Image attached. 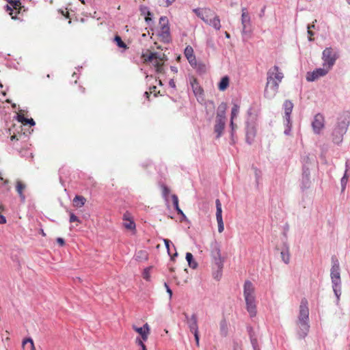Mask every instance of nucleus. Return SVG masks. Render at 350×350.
Instances as JSON below:
<instances>
[{"label":"nucleus","instance_id":"1","mask_svg":"<svg viewBox=\"0 0 350 350\" xmlns=\"http://www.w3.org/2000/svg\"><path fill=\"white\" fill-rule=\"evenodd\" d=\"M284 78V75L279 70L278 66L271 68L267 73V83L264 91L265 98L271 99L278 92L279 84Z\"/></svg>","mask_w":350,"mask_h":350},{"label":"nucleus","instance_id":"2","mask_svg":"<svg viewBox=\"0 0 350 350\" xmlns=\"http://www.w3.org/2000/svg\"><path fill=\"white\" fill-rule=\"evenodd\" d=\"M349 124L350 113L349 112H344L337 118L330 131V139L334 144L340 145L342 142L343 137Z\"/></svg>","mask_w":350,"mask_h":350},{"label":"nucleus","instance_id":"3","mask_svg":"<svg viewBox=\"0 0 350 350\" xmlns=\"http://www.w3.org/2000/svg\"><path fill=\"white\" fill-rule=\"evenodd\" d=\"M296 325L298 327L297 335L299 338L300 339L305 338L310 330L309 309L308 307V301L305 298L302 299L301 301Z\"/></svg>","mask_w":350,"mask_h":350},{"label":"nucleus","instance_id":"4","mask_svg":"<svg viewBox=\"0 0 350 350\" xmlns=\"http://www.w3.org/2000/svg\"><path fill=\"white\" fill-rule=\"evenodd\" d=\"M210 252L213 263V276L215 280H219L222 275L226 257L221 256L220 244L216 240L211 243Z\"/></svg>","mask_w":350,"mask_h":350},{"label":"nucleus","instance_id":"5","mask_svg":"<svg viewBox=\"0 0 350 350\" xmlns=\"http://www.w3.org/2000/svg\"><path fill=\"white\" fill-rule=\"evenodd\" d=\"M330 278L332 280L333 291L338 302L341 295V278L339 261L336 256L332 257V267L330 270Z\"/></svg>","mask_w":350,"mask_h":350},{"label":"nucleus","instance_id":"6","mask_svg":"<svg viewBox=\"0 0 350 350\" xmlns=\"http://www.w3.org/2000/svg\"><path fill=\"white\" fill-rule=\"evenodd\" d=\"M243 295L246 304V309L251 317L256 315V297L254 295V287L252 282L246 280L243 286Z\"/></svg>","mask_w":350,"mask_h":350},{"label":"nucleus","instance_id":"7","mask_svg":"<svg viewBox=\"0 0 350 350\" xmlns=\"http://www.w3.org/2000/svg\"><path fill=\"white\" fill-rule=\"evenodd\" d=\"M339 55L336 49L332 47H326L322 53V59L323 60V66L332 68L334 65Z\"/></svg>","mask_w":350,"mask_h":350},{"label":"nucleus","instance_id":"8","mask_svg":"<svg viewBox=\"0 0 350 350\" xmlns=\"http://www.w3.org/2000/svg\"><path fill=\"white\" fill-rule=\"evenodd\" d=\"M159 25L161 27V33H159L162 40L165 42H170V32L169 27V21L166 16H161L159 18Z\"/></svg>","mask_w":350,"mask_h":350},{"label":"nucleus","instance_id":"9","mask_svg":"<svg viewBox=\"0 0 350 350\" xmlns=\"http://www.w3.org/2000/svg\"><path fill=\"white\" fill-rule=\"evenodd\" d=\"M245 130V141L248 144H252L256 134L255 122L247 120Z\"/></svg>","mask_w":350,"mask_h":350},{"label":"nucleus","instance_id":"10","mask_svg":"<svg viewBox=\"0 0 350 350\" xmlns=\"http://www.w3.org/2000/svg\"><path fill=\"white\" fill-rule=\"evenodd\" d=\"M329 70L330 68H328V67H324L323 68H317L312 72H308L306 75V80L308 81H314L319 77L326 75Z\"/></svg>","mask_w":350,"mask_h":350},{"label":"nucleus","instance_id":"11","mask_svg":"<svg viewBox=\"0 0 350 350\" xmlns=\"http://www.w3.org/2000/svg\"><path fill=\"white\" fill-rule=\"evenodd\" d=\"M241 14V24L243 26L242 33L245 34L251 32V20L250 16L245 8H243Z\"/></svg>","mask_w":350,"mask_h":350},{"label":"nucleus","instance_id":"12","mask_svg":"<svg viewBox=\"0 0 350 350\" xmlns=\"http://www.w3.org/2000/svg\"><path fill=\"white\" fill-rule=\"evenodd\" d=\"M183 315L185 316V321L190 332L192 333L198 332L197 314L193 313L191 317H189L186 312H184Z\"/></svg>","mask_w":350,"mask_h":350},{"label":"nucleus","instance_id":"13","mask_svg":"<svg viewBox=\"0 0 350 350\" xmlns=\"http://www.w3.org/2000/svg\"><path fill=\"white\" fill-rule=\"evenodd\" d=\"M310 170L309 167L306 166V164L303 165L302 167V174L301 179V188L304 190L308 189L310 186Z\"/></svg>","mask_w":350,"mask_h":350},{"label":"nucleus","instance_id":"14","mask_svg":"<svg viewBox=\"0 0 350 350\" xmlns=\"http://www.w3.org/2000/svg\"><path fill=\"white\" fill-rule=\"evenodd\" d=\"M312 126L316 134L321 133V129L324 127V118L321 114L318 113L314 116Z\"/></svg>","mask_w":350,"mask_h":350},{"label":"nucleus","instance_id":"15","mask_svg":"<svg viewBox=\"0 0 350 350\" xmlns=\"http://www.w3.org/2000/svg\"><path fill=\"white\" fill-rule=\"evenodd\" d=\"M133 328L136 332L139 334L144 341H146L148 340V334L150 333V327L148 323H145L142 327H137L134 325Z\"/></svg>","mask_w":350,"mask_h":350},{"label":"nucleus","instance_id":"16","mask_svg":"<svg viewBox=\"0 0 350 350\" xmlns=\"http://www.w3.org/2000/svg\"><path fill=\"white\" fill-rule=\"evenodd\" d=\"M226 126V121L215 119L214 125V133L216 134V138H219L222 134Z\"/></svg>","mask_w":350,"mask_h":350},{"label":"nucleus","instance_id":"17","mask_svg":"<svg viewBox=\"0 0 350 350\" xmlns=\"http://www.w3.org/2000/svg\"><path fill=\"white\" fill-rule=\"evenodd\" d=\"M190 84L192 88V90L196 96H202L203 95L204 90L202 87L200 85L198 80L195 77H191L190 79Z\"/></svg>","mask_w":350,"mask_h":350},{"label":"nucleus","instance_id":"18","mask_svg":"<svg viewBox=\"0 0 350 350\" xmlns=\"http://www.w3.org/2000/svg\"><path fill=\"white\" fill-rule=\"evenodd\" d=\"M247 332L250 338V342L253 348V350H260L257 337L255 334V332L252 327H247Z\"/></svg>","mask_w":350,"mask_h":350},{"label":"nucleus","instance_id":"19","mask_svg":"<svg viewBox=\"0 0 350 350\" xmlns=\"http://www.w3.org/2000/svg\"><path fill=\"white\" fill-rule=\"evenodd\" d=\"M185 55L189 64L193 66L196 65V57L193 55V49L191 46H187L185 49Z\"/></svg>","mask_w":350,"mask_h":350},{"label":"nucleus","instance_id":"20","mask_svg":"<svg viewBox=\"0 0 350 350\" xmlns=\"http://www.w3.org/2000/svg\"><path fill=\"white\" fill-rule=\"evenodd\" d=\"M226 109H227V104L224 102L221 103L217 107V116H216L215 119L226 121Z\"/></svg>","mask_w":350,"mask_h":350},{"label":"nucleus","instance_id":"21","mask_svg":"<svg viewBox=\"0 0 350 350\" xmlns=\"http://www.w3.org/2000/svg\"><path fill=\"white\" fill-rule=\"evenodd\" d=\"M25 188H26V185L22 181H21L19 180H18L16 181V189L17 193L19 195L21 201L22 202H25V196L23 194V191Z\"/></svg>","mask_w":350,"mask_h":350},{"label":"nucleus","instance_id":"22","mask_svg":"<svg viewBox=\"0 0 350 350\" xmlns=\"http://www.w3.org/2000/svg\"><path fill=\"white\" fill-rule=\"evenodd\" d=\"M123 219L125 221L124 226L128 230H134L135 228V222L130 219L129 213L126 212L123 215Z\"/></svg>","mask_w":350,"mask_h":350},{"label":"nucleus","instance_id":"23","mask_svg":"<svg viewBox=\"0 0 350 350\" xmlns=\"http://www.w3.org/2000/svg\"><path fill=\"white\" fill-rule=\"evenodd\" d=\"M206 24L212 26L215 29L219 30L221 29V23L219 16L215 14V16L209 20Z\"/></svg>","mask_w":350,"mask_h":350},{"label":"nucleus","instance_id":"24","mask_svg":"<svg viewBox=\"0 0 350 350\" xmlns=\"http://www.w3.org/2000/svg\"><path fill=\"white\" fill-rule=\"evenodd\" d=\"M283 108H284V116H286V117L291 116V114L292 113L293 108V103L289 100H286L284 102Z\"/></svg>","mask_w":350,"mask_h":350},{"label":"nucleus","instance_id":"25","mask_svg":"<svg viewBox=\"0 0 350 350\" xmlns=\"http://www.w3.org/2000/svg\"><path fill=\"white\" fill-rule=\"evenodd\" d=\"M280 254L282 261L285 264H288L290 261V254L289 247L286 244L284 245V248L281 251Z\"/></svg>","mask_w":350,"mask_h":350},{"label":"nucleus","instance_id":"26","mask_svg":"<svg viewBox=\"0 0 350 350\" xmlns=\"http://www.w3.org/2000/svg\"><path fill=\"white\" fill-rule=\"evenodd\" d=\"M230 79L228 76H224L221 78L218 84V89L220 91H224L229 86Z\"/></svg>","mask_w":350,"mask_h":350},{"label":"nucleus","instance_id":"27","mask_svg":"<svg viewBox=\"0 0 350 350\" xmlns=\"http://www.w3.org/2000/svg\"><path fill=\"white\" fill-rule=\"evenodd\" d=\"M215 12L210 8H204V16L202 21L206 23L215 16Z\"/></svg>","mask_w":350,"mask_h":350},{"label":"nucleus","instance_id":"28","mask_svg":"<svg viewBox=\"0 0 350 350\" xmlns=\"http://www.w3.org/2000/svg\"><path fill=\"white\" fill-rule=\"evenodd\" d=\"M284 124L286 126L284 133L286 135H290V133L291 131V127H292V122L291 120V116H288V117L284 116Z\"/></svg>","mask_w":350,"mask_h":350},{"label":"nucleus","instance_id":"29","mask_svg":"<svg viewBox=\"0 0 350 350\" xmlns=\"http://www.w3.org/2000/svg\"><path fill=\"white\" fill-rule=\"evenodd\" d=\"M220 334L226 337L228 334V323L225 319H223L219 323Z\"/></svg>","mask_w":350,"mask_h":350},{"label":"nucleus","instance_id":"30","mask_svg":"<svg viewBox=\"0 0 350 350\" xmlns=\"http://www.w3.org/2000/svg\"><path fill=\"white\" fill-rule=\"evenodd\" d=\"M186 260L188 262L189 267L196 269L198 267L197 262L193 259V254L190 252L186 253Z\"/></svg>","mask_w":350,"mask_h":350},{"label":"nucleus","instance_id":"31","mask_svg":"<svg viewBox=\"0 0 350 350\" xmlns=\"http://www.w3.org/2000/svg\"><path fill=\"white\" fill-rule=\"evenodd\" d=\"M215 205H216V219H217V221L223 220V219H222L221 204L220 200L219 199H217L215 200Z\"/></svg>","mask_w":350,"mask_h":350},{"label":"nucleus","instance_id":"32","mask_svg":"<svg viewBox=\"0 0 350 350\" xmlns=\"http://www.w3.org/2000/svg\"><path fill=\"white\" fill-rule=\"evenodd\" d=\"M86 200L82 196H76L73 199L74 205L76 207H81L84 205Z\"/></svg>","mask_w":350,"mask_h":350},{"label":"nucleus","instance_id":"33","mask_svg":"<svg viewBox=\"0 0 350 350\" xmlns=\"http://www.w3.org/2000/svg\"><path fill=\"white\" fill-rule=\"evenodd\" d=\"M140 10H141L142 14H147V16H146L145 20H146V22L148 24H149L150 22L152 21V18L150 17V16H152L151 12L148 10V8L147 7H142L140 8Z\"/></svg>","mask_w":350,"mask_h":350},{"label":"nucleus","instance_id":"34","mask_svg":"<svg viewBox=\"0 0 350 350\" xmlns=\"http://www.w3.org/2000/svg\"><path fill=\"white\" fill-rule=\"evenodd\" d=\"M239 105L237 104H234L231 110L230 119H234L237 118L239 113Z\"/></svg>","mask_w":350,"mask_h":350},{"label":"nucleus","instance_id":"35","mask_svg":"<svg viewBox=\"0 0 350 350\" xmlns=\"http://www.w3.org/2000/svg\"><path fill=\"white\" fill-rule=\"evenodd\" d=\"M114 41L116 42V44L120 48L126 49V44L122 40V38L119 36H116L114 38Z\"/></svg>","mask_w":350,"mask_h":350},{"label":"nucleus","instance_id":"36","mask_svg":"<svg viewBox=\"0 0 350 350\" xmlns=\"http://www.w3.org/2000/svg\"><path fill=\"white\" fill-rule=\"evenodd\" d=\"M348 179L349 178H347V174H344L343 176L341 178L340 184H341V191H342V192H343L345 190V189H346V186H347V182H348Z\"/></svg>","mask_w":350,"mask_h":350},{"label":"nucleus","instance_id":"37","mask_svg":"<svg viewBox=\"0 0 350 350\" xmlns=\"http://www.w3.org/2000/svg\"><path fill=\"white\" fill-rule=\"evenodd\" d=\"M156 55H157V52H154V53H150V55L148 56H146V55L144 54L142 55V57H144V61L146 62H150L153 59H154V57H157Z\"/></svg>","mask_w":350,"mask_h":350},{"label":"nucleus","instance_id":"38","mask_svg":"<svg viewBox=\"0 0 350 350\" xmlns=\"http://www.w3.org/2000/svg\"><path fill=\"white\" fill-rule=\"evenodd\" d=\"M154 66L156 68V71L159 73L163 72V64H161L159 61H155L154 63Z\"/></svg>","mask_w":350,"mask_h":350},{"label":"nucleus","instance_id":"39","mask_svg":"<svg viewBox=\"0 0 350 350\" xmlns=\"http://www.w3.org/2000/svg\"><path fill=\"white\" fill-rule=\"evenodd\" d=\"M10 3L13 9L18 10L21 7V2L20 0H14L10 1Z\"/></svg>","mask_w":350,"mask_h":350},{"label":"nucleus","instance_id":"40","mask_svg":"<svg viewBox=\"0 0 350 350\" xmlns=\"http://www.w3.org/2000/svg\"><path fill=\"white\" fill-rule=\"evenodd\" d=\"M194 13L202 20L204 16V8H196L193 10Z\"/></svg>","mask_w":350,"mask_h":350},{"label":"nucleus","instance_id":"41","mask_svg":"<svg viewBox=\"0 0 350 350\" xmlns=\"http://www.w3.org/2000/svg\"><path fill=\"white\" fill-rule=\"evenodd\" d=\"M20 122L25 124H29L31 126L35 125V122L32 118L29 119L26 118H23V120H20Z\"/></svg>","mask_w":350,"mask_h":350},{"label":"nucleus","instance_id":"42","mask_svg":"<svg viewBox=\"0 0 350 350\" xmlns=\"http://www.w3.org/2000/svg\"><path fill=\"white\" fill-rule=\"evenodd\" d=\"M27 342L30 343L31 350H36L33 340L31 338H28L23 340V346H24Z\"/></svg>","mask_w":350,"mask_h":350},{"label":"nucleus","instance_id":"43","mask_svg":"<svg viewBox=\"0 0 350 350\" xmlns=\"http://www.w3.org/2000/svg\"><path fill=\"white\" fill-rule=\"evenodd\" d=\"M230 127H231V138L232 141H234V130L237 128V125L234 123V119H230Z\"/></svg>","mask_w":350,"mask_h":350},{"label":"nucleus","instance_id":"44","mask_svg":"<svg viewBox=\"0 0 350 350\" xmlns=\"http://www.w3.org/2000/svg\"><path fill=\"white\" fill-rule=\"evenodd\" d=\"M156 57H154V59H156L157 61V60H159V61H161V62H165L167 59L166 55L165 54H160L159 53H157V55H156Z\"/></svg>","mask_w":350,"mask_h":350},{"label":"nucleus","instance_id":"45","mask_svg":"<svg viewBox=\"0 0 350 350\" xmlns=\"http://www.w3.org/2000/svg\"><path fill=\"white\" fill-rule=\"evenodd\" d=\"M69 221L70 223H72V222H79L80 223L81 221L79 220V219L73 213H70V219H69Z\"/></svg>","mask_w":350,"mask_h":350},{"label":"nucleus","instance_id":"46","mask_svg":"<svg viewBox=\"0 0 350 350\" xmlns=\"http://www.w3.org/2000/svg\"><path fill=\"white\" fill-rule=\"evenodd\" d=\"M150 267H148L146 269H144V272H143V278L146 280H150Z\"/></svg>","mask_w":350,"mask_h":350},{"label":"nucleus","instance_id":"47","mask_svg":"<svg viewBox=\"0 0 350 350\" xmlns=\"http://www.w3.org/2000/svg\"><path fill=\"white\" fill-rule=\"evenodd\" d=\"M349 161L347 160L345 163V171L344 174H347V178H349L350 175V166H349Z\"/></svg>","mask_w":350,"mask_h":350},{"label":"nucleus","instance_id":"48","mask_svg":"<svg viewBox=\"0 0 350 350\" xmlns=\"http://www.w3.org/2000/svg\"><path fill=\"white\" fill-rule=\"evenodd\" d=\"M217 221V224H218V232L219 233H221L224 230V225L223 220Z\"/></svg>","mask_w":350,"mask_h":350},{"label":"nucleus","instance_id":"49","mask_svg":"<svg viewBox=\"0 0 350 350\" xmlns=\"http://www.w3.org/2000/svg\"><path fill=\"white\" fill-rule=\"evenodd\" d=\"M163 241H164V243H165V247L167 250V253L169 254V255H170V244H172L173 246L174 245L172 244V243L171 242V241L168 240V239H163Z\"/></svg>","mask_w":350,"mask_h":350},{"label":"nucleus","instance_id":"50","mask_svg":"<svg viewBox=\"0 0 350 350\" xmlns=\"http://www.w3.org/2000/svg\"><path fill=\"white\" fill-rule=\"evenodd\" d=\"M172 202H173V204L174 206V208L176 206H178V196L175 194H173L172 196Z\"/></svg>","mask_w":350,"mask_h":350},{"label":"nucleus","instance_id":"51","mask_svg":"<svg viewBox=\"0 0 350 350\" xmlns=\"http://www.w3.org/2000/svg\"><path fill=\"white\" fill-rule=\"evenodd\" d=\"M170 192V191L169 188L167 186L163 185V195L165 198H167Z\"/></svg>","mask_w":350,"mask_h":350},{"label":"nucleus","instance_id":"52","mask_svg":"<svg viewBox=\"0 0 350 350\" xmlns=\"http://www.w3.org/2000/svg\"><path fill=\"white\" fill-rule=\"evenodd\" d=\"M135 342H136V344H137L139 346H140V347H141V348H142L144 346H146V345H144V340H143L142 338H139V337H137V338H136V340H135Z\"/></svg>","mask_w":350,"mask_h":350},{"label":"nucleus","instance_id":"53","mask_svg":"<svg viewBox=\"0 0 350 350\" xmlns=\"http://www.w3.org/2000/svg\"><path fill=\"white\" fill-rule=\"evenodd\" d=\"M193 335H194V338H195V340H196V345H197L198 347H199V345H200V342H199V340H200L199 333H198V332H195V333H193Z\"/></svg>","mask_w":350,"mask_h":350},{"label":"nucleus","instance_id":"54","mask_svg":"<svg viewBox=\"0 0 350 350\" xmlns=\"http://www.w3.org/2000/svg\"><path fill=\"white\" fill-rule=\"evenodd\" d=\"M308 34L309 36L308 40L312 41L314 39L312 38L314 35V32L312 31V29H308Z\"/></svg>","mask_w":350,"mask_h":350},{"label":"nucleus","instance_id":"55","mask_svg":"<svg viewBox=\"0 0 350 350\" xmlns=\"http://www.w3.org/2000/svg\"><path fill=\"white\" fill-rule=\"evenodd\" d=\"M5 10H6L7 12H9V14H10V16H12V14H13V8H12L10 5H6L5 6Z\"/></svg>","mask_w":350,"mask_h":350},{"label":"nucleus","instance_id":"56","mask_svg":"<svg viewBox=\"0 0 350 350\" xmlns=\"http://www.w3.org/2000/svg\"><path fill=\"white\" fill-rule=\"evenodd\" d=\"M175 209L178 215H181L183 217L186 218L185 215L183 213V211L179 208V206H176Z\"/></svg>","mask_w":350,"mask_h":350},{"label":"nucleus","instance_id":"57","mask_svg":"<svg viewBox=\"0 0 350 350\" xmlns=\"http://www.w3.org/2000/svg\"><path fill=\"white\" fill-rule=\"evenodd\" d=\"M175 209L178 215H181L183 217L186 218L185 215L183 213V211L179 208V206H176Z\"/></svg>","mask_w":350,"mask_h":350},{"label":"nucleus","instance_id":"58","mask_svg":"<svg viewBox=\"0 0 350 350\" xmlns=\"http://www.w3.org/2000/svg\"><path fill=\"white\" fill-rule=\"evenodd\" d=\"M165 286L166 288V291L167 293L169 294L170 295V298H172V291L171 290V288L169 287V286L167 284V283H165Z\"/></svg>","mask_w":350,"mask_h":350},{"label":"nucleus","instance_id":"59","mask_svg":"<svg viewBox=\"0 0 350 350\" xmlns=\"http://www.w3.org/2000/svg\"><path fill=\"white\" fill-rule=\"evenodd\" d=\"M303 163H303V165H304V164H306V166L309 167V166H308V164H309V163H310V158H309V157H308V156H307V157H304V158H303Z\"/></svg>","mask_w":350,"mask_h":350},{"label":"nucleus","instance_id":"60","mask_svg":"<svg viewBox=\"0 0 350 350\" xmlns=\"http://www.w3.org/2000/svg\"><path fill=\"white\" fill-rule=\"evenodd\" d=\"M57 242L59 243L61 246H64L65 245V241L64 239L61 237H58L57 239Z\"/></svg>","mask_w":350,"mask_h":350},{"label":"nucleus","instance_id":"61","mask_svg":"<svg viewBox=\"0 0 350 350\" xmlns=\"http://www.w3.org/2000/svg\"><path fill=\"white\" fill-rule=\"evenodd\" d=\"M5 223H6L5 217L0 213V224H3Z\"/></svg>","mask_w":350,"mask_h":350},{"label":"nucleus","instance_id":"62","mask_svg":"<svg viewBox=\"0 0 350 350\" xmlns=\"http://www.w3.org/2000/svg\"><path fill=\"white\" fill-rule=\"evenodd\" d=\"M265 9H266V6H264V7L261 9V10H260V13H259V17H260V18H262V17L264 16V15H265Z\"/></svg>","mask_w":350,"mask_h":350},{"label":"nucleus","instance_id":"63","mask_svg":"<svg viewBox=\"0 0 350 350\" xmlns=\"http://www.w3.org/2000/svg\"><path fill=\"white\" fill-rule=\"evenodd\" d=\"M169 85L172 88H176V84H175V82L174 81V79H171L170 81H169Z\"/></svg>","mask_w":350,"mask_h":350},{"label":"nucleus","instance_id":"64","mask_svg":"<svg viewBox=\"0 0 350 350\" xmlns=\"http://www.w3.org/2000/svg\"><path fill=\"white\" fill-rule=\"evenodd\" d=\"M233 350H242L241 348L239 346L238 343L234 344Z\"/></svg>","mask_w":350,"mask_h":350}]
</instances>
